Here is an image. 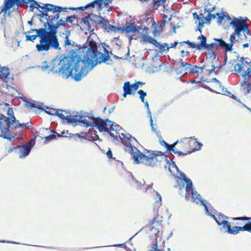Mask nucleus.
<instances>
[{"label": "nucleus", "instance_id": "2", "mask_svg": "<svg viewBox=\"0 0 251 251\" xmlns=\"http://www.w3.org/2000/svg\"><path fill=\"white\" fill-rule=\"evenodd\" d=\"M106 121L108 125L110 126V129L106 132L115 139L120 137L122 143L127 148L136 163H145L148 167H154L158 163L162 161L163 152L160 151H147L144 153H142L131 144L133 140H136L134 137L129 133H121L122 137H120V131L122 130V127L108 119H106Z\"/></svg>", "mask_w": 251, "mask_h": 251}, {"label": "nucleus", "instance_id": "6", "mask_svg": "<svg viewBox=\"0 0 251 251\" xmlns=\"http://www.w3.org/2000/svg\"><path fill=\"white\" fill-rule=\"evenodd\" d=\"M179 65L175 69V71L177 74L184 75L187 74L188 72L196 74L198 76L202 75L204 70L211 74L213 71H214L216 68L214 65H211L212 69H206L207 66L203 65L200 67L197 65H192L188 63L184 62L182 59L179 60Z\"/></svg>", "mask_w": 251, "mask_h": 251}, {"label": "nucleus", "instance_id": "21", "mask_svg": "<svg viewBox=\"0 0 251 251\" xmlns=\"http://www.w3.org/2000/svg\"><path fill=\"white\" fill-rule=\"evenodd\" d=\"M144 30H145V33H140L139 35V38H141L142 41L143 43L148 42L150 44H151L153 45L157 46L156 44H157V41L156 40L154 39L151 36L148 35V28H147L146 27H145L144 28Z\"/></svg>", "mask_w": 251, "mask_h": 251}, {"label": "nucleus", "instance_id": "44", "mask_svg": "<svg viewBox=\"0 0 251 251\" xmlns=\"http://www.w3.org/2000/svg\"><path fill=\"white\" fill-rule=\"evenodd\" d=\"M171 168H175L176 169V170H178V168L176 165V164L174 162H173L172 163L170 164L169 165V170L170 171V172H172V171H171Z\"/></svg>", "mask_w": 251, "mask_h": 251}, {"label": "nucleus", "instance_id": "43", "mask_svg": "<svg viewBox=\"0 0 251 251\" xmlns=\"http://www.w3.org/2000/svg\"><path fill=\"white\" fill-rule=\"evenodd\" d=\"M217 22L219 24H221L223 22L225 15H221L219 13V15H217Z\"/></svg>", "mask_w": 251, "mask_h": 251}, {"label": "nucleus", "instance_id": "38", "mask_svg": "<svg viewBox=\"0 0 251 251\" xmlns=\"http://www.w3.org/2000/svg\"><path fill=\"white\" fill-rule=\"evenodd\" d=\"M25 106H26L27 108H29V107H31V108L32 107H34V108L37 107L38 108V107L37 106V105L34 103H33V102H29L28 100L25 103Z\"/></svg>", "mask_w": 251, "mask_h": 251}, {"label": "nucleus", "instance_id": "32", "mask_svg": "<svg viewBox=\"0 0 251 251\" xmlns=\"http://www.w3.org/2000/svg\"><path fill=\"white\" fill-rule=\"evenodd\" d=\"M70 32L66 31V33H63L62 34L64 36L65 38L64 45L65 47L69 46L71 45V41L69 39V36L70 35Z\"/></svg>", "mask_w": 251, "mask_h": 251}, {"label": "nucleus", "instance_id": "29", "mask_svg": "<svg viewBox=\"0 0 251 251\" xmlns=\"http://www.w3.org/2000/svg\"><path fill=\"white\" fill-rule=\"evenodd\" d=\"M150 122L152 131L155 132L157 136H159L160 135V132L159 130H157L158 126L157 125L153 124V120L151 116H150Z\"/></svg>", "mask_w": 251, "mask_h": 251}, {"label": "nucleus", "instance_id": "26", "mask_svg": "<svg viewBox=\"0 0 251 251\" xmlns=\"http://www.w3.org/2000/svg\"><path fill=\"white\" fill-rule=\"evenodd\" d=\"M123 89V96L125 98L126 97L127 95H133L135 93L131 84L129 81H126L124 83Z\"/></svg>", "mask_w": 251, "mask_h": 251}, {"label": "nucleus", "instance_id": "57", "mask_svg": "<svg viewBox=\"0 0 251 251\" xmlns=\"http://www.w3.org/2000/svg\"><path fill=\"white\" fill-rule=\"evenodd\" d=\"M243 32H246V33L248 35H251V31L249 29L248 27V29H245V30H243Z\"/></svg>", "mask_w": 251, "mask_h": 251}, {"label": "nucleus", "instance_id": "47", "mask_svg": "<svg viewBox=\"0 0 251 251\" xmlns=\"http://www.w3.org/2000/svg\"><path fill=\"white\" fill-rule=\"evenodd\" d=\"M145 104V106H146V108L147 109L148 113L149 116H151V112L150 111V108H149V105L148 104V101H146Z\"/></svg>", "mask_w": 251, "mask_h": 251}, {"label": "nucleus", "instance_id": "25", "mask_svg": "<svg viewBox=\"0 0 251 251\" xmlns=\"http://www.w3.org/2000/svg\"><path fill=\"white\" fill-rule=\"evenodd\" d=\"M214 40L217 42L218 48L221 47L223 49H224L226 52L231 51L232 50V45H229V43H226L222 38H214Z\"/></svg>", "mask_w": 251, "mask_h": 251}, {"label": "nucleus", "instance_id": "46", "mask_svg": "<svg viewBox=\"0 0 251 251\" xmlns=\"http://www.w3.org/2000/svg\"><path fill=\"white\" fill-rule=\"evenodd\" d=\"M166 0H159L158 1H154L152 3H153L154 5L157 4L158 5H160L162 3H164Z\"/></svg>", "mask_w": 251, "mask_h": 251}, {"label": "nucleus", "instance_id": "55", "mask_svg": "<svg viewBox=\"0 0 251 251\" xmlns=\"http://www.w3.org/2000/svg\"><path fill=\"white\" fill-rule=\"evenodd\" d=\"M181 53L186 56H188L190 53L188 51H185L184 50H181Z\"/></svg>", "mask_w": 251, "mask_h": 251}, {"label": "nucleus", "instance_id": "35", "mask_svg": "<svg viewBox=\"0 0 251 251\" xmlns=\"http://www.w3.org/2000/svg\"><path fill=\"white\" fill-rule=\"evenodd\" d=\"M39 109H41L42 110H44L46 113L50 115H55L56 110L55 109L53 108H50L49 110H45L43 108H41L40 107H38Z\"/></svg>", "mask_w": 251, "mask_h": 251}, {"label": "nucleus", "instance_id": "13", "mask_svg": "<svg viewBox=\"0 0 251 251\" xmlns=\"http://www.w3.org/2000/svg\"><path fill=\"white\" fill-rule=\"evenodd\" d=\"M105 0H95L88 3L85 6L77 7L75 8V9L81 10L82 11L87 10L88 14H93L95 10L98 11L101 10L103 3L105 6ZM69 9L75 10V8H69Z\"/></svg>", "mask_w": 251, "mask_h": 251}, {"label": "nucleus", "instance_id": "19", "mask_svg": "<svg viewBox=\"0 0 251 251\" xmlns=\"http://www.w3.org/2000/svg\"><path fill=\"white\" fill-rule=\"evenodd\" d=\"M31 146L28 144L20 145L14 148V150L17 152L20 158L27 156L30 152Z\"/></svg>", "mask_w": 251, "mask_h": 251}, {"label": "nucleus", "instance_id": "41", "mask_svg": "<svg viewBox=\"0 0 251 251\" xmlns=\"http://www.w3.org/2000/svg\"><path fill=\"white\" fill-rule=\"evenodd\" d=\"M235 35H234V34H233L231 35L230 36V39H229L230 43H229V45H231L232 47H233V44L235 42Z\"/></svg>", "mask_w": 251, "mask_h": 251}, {"label": "nucleus", "instance_id": "34", "mask_svg": "<svg viewBox=\"0 0 251 251\" xmlns=\"http://www.w3.org/2000/svg\"><path fill=\"white\" fill-rule=\"evenodd\" d=\"M137 93L140 95V98L142 102H144L145 97L147 96L146 92H144L142 90H139Z\"/></svg>", "mask_w": 251, "mask_h": 251}, {"label": "nucleus", "instance_id": "8", "mask_svg": "<svg viewBox=\"0 0 251 251\" xmlns=\"http://www.w3.org/2000/svg\"><path fill=\"white\" fill-rule=\"evenodd\" d=\"M177 142V144H178L179 148L181 149L183 151H175L174 150V152L180 155L190 154L195 151L200 150L202 146L201 143L196 140H185L179 142Z\"/></svg>", "mask_w": 251, "mask_h": 251}, {"label": "nucleus", "instance_id": "52", "mask_svg": "<svg viewBox=\"0 0 251 251\" xmlns=\"http://www.w3.org/2000/svg\"><path fill=\"white\" fill-rule=\"evenodd\" d=\"M37 31H38V29H30V30L29 31H27V32H25V34H26V33H31L33 32H36V34H37Z\"/></svg>", "mask_w": 251, "mask_h": 251}, {"label": "nucleus", "instance_id": "31", "mask_svg": "<svg viewBox=\"0 0 251 251\" xmlns=\"http://www.w3.org/2000/svg\"><path fill=\"white\" fill-rule=\"evenodd\" d=\"M157 46H155L156 47L158 48L161 51H163L165 50H168L171 47H168V45L166 43L165 44H161L159 42H157V44H156Z\"/></svg>", "mask_w": 251, "mask_h": 251}, {"label": "nucleus", "instance_id": "18", "mask_svg": "<svg viewBox=\"0 0 251 251\" xmlns=\"http://www.w3.org/2000/svg\"><path fill=\"white\" fill-rule=\"evenodd\" d=\"M93 121V124L98 129L100 132H107L109 131V129L107 127L108 123L106 120H104L99 117L92 118Z\"/></svg>", "mask_w": 251, "mask_h": 251}, {"label": "nucleus", "instance_id": "28", "mask_svg": "<svg viewBox=\"0 0 251 251\" xmlns=\"http://www.w3.org/2000/svg\"><path fill=\"white\" fill-rule=\"evenodd\" d=\"M195 191L193 188V184L192 182H190L188 184H187L186 186V194H185V198L188 200L189 197L193 192Z\"/></svg>", "mask_w": 251, "mask_h": 251}, {"label": "nucleus", "instance_id": "64", "mask_svg": "<svg viewBox=\"0 0 251 251\" xmlns=\"http://www.w3.org/2000/svg\"><path fill=\"white\" fill-rule=\"evenodd\" d=\"M155 251H165L163 249H155Z\"/></svg>", "mask_w": 251, "mask_h": 251}, {"label": "nucleus", "instance_id": "61", "mask_svg": "<svg viewBox=\"0 0 251 251\" xmlns=\"http://www.w3.org/2000/svg\"><path fill=\"white\" fill-rule=\"evenodd\" d=\"M243 47L244 48H247L249 47V44L248 43L244 44H243Z\"/></svg>", "mask_w": 251, "mask_h": 251}, {"label": "nucleus", "instance_id": "10", "mask_svg": "<svg viewBox=\"0 0 251 251\" xmlns=\"http://www.w3.org/2000/svg\"><path fill=\"white\" fill-rule=\"evenodd\" d=\"M97 15L94 14H88L87 16L82 18L80 21V27L83 30L89 32H93L97 26Z\"/></svg>", "mask_w": 251, "mask_h": 251}, {"label": "nucleus", "instance_id": "17", "mask_svg": "<svg viewBox=\"0 0 251 251\" xmlns=\"http://www.w3.org/2000/svg\"><path fill=\"white\" fill-rule=\"evenodd\" d=\"M198 39L200 40L201 42L200 44H198L197 50H201L202 48H204L205 49L210 48L214 49L215 50H218V47L217 42L215 41L214 43L207 44L206 38L203 35L199 36L198 37Z\"/></svg>", "mask_w": 251, "mask_h": 251}, {"label": "nucleus", "instance_id": "39", "mask_svg": "<svg viewBox=\"0 0 251 251\" xmlns=\"http://www.w3.org/2000/svg\"><path fill=\"white\" fill-rule=\"evenodd\" d=\"M75 18H76V17L75 16V15L70 16H68L66 18L65 21L66 22H70L71 23H73V20Z\"/></svg>", "mask_w": 251, "mask_h": 251}, {"label": "nucleus", "instance_id": "22", "mask_svg": "<svg viewBox=\"0 0 251 251\" xmlns=\"http://www.w3.org/2000/svg\"><path fill=\"white\" fill-rule=\"evenodd\" d=\"M149 229L155 234L159 233V227L161 226V222L157 221L156 218H153L149 222Z\"/></svg>", "mask_w": 251, "mask_h": 251}, {"label": "nucleus", "instance_id": "60", "mask_svg": "<svg viewBox=\"0 0 251 251\" xmlns=\"http://www.w3.org/2000/svg\"><path fill=\"white\" fill-rule=\"evenodd\" d=\"M166 21H165V19H163V21L162 22L160 25L162 26V25H165V23H166Z\"/></svg>", "mask_w": 251, "mask_h": 251}, {"label": "nucleus", "instance_id": "45", "mask_svg": "<svg viewBox=\"0 0 251 251\" xmlns=\"http://www.w3.org/2000/svg\"><path fill=\"white\" fill-rule=\"evenodd\" d=\"M212 10H210L209 11V16H210L211 17V20L212 19H216L217 18V15H219V13H216V14H211V12H212Z\"/></svg>", "mask_w": 251, "mask_h": 251}, {"label": "nucleus", "instance_id": "62", "mask_svg": "<svg viewBox=\"0 0 251 251\" xmlns=\"http://www.w3.org/2000/svg\"><path fill=\"white\" fill-rule=\"evenodd\" d=\"M5 105L6 106H9V104H7V103L6 102H3L2 103H0V105Z\"/></svg>", "mask_w": 251, "mask_h": 251}, {"label": "nucleus", "instance_id": "14", "mask_svg": "<svg viewBox=\"0 0 251 251\" xmlns=\"http://www.w3.org/2000/svg\"><path fill=\"white\" fill-rule=\"evenodd\" d=\"M230 24L232 25V27L234 29V34L240 37L241 32L248 29V24L246 20L239 19L236 18L233 19L232 21L230 23Z\"/></svg>", "mask_w": 251, "mask_h": 251}, {"label": "nucleus", "instance_id": "49", "mask_svg": "<svg viewBox=\"0 0 251 251\" xmlns=\"http://www.w3.org/2000/svg\"><path fill=\"white\" fill-rule=\"evenodd\" d=\"M131 85L132 86V87H133L134 91L136 92V91L139 88V84H138V83H137V82H135V83H134L133 84H132Z\"/></svg>", "mask_w": 251, "mask_h": 251}, {"label": "nucleus", "instance_id": "24", "mask_svg": "<svg viewBox=\"0 0 251 251\" xmlns=\"http://www.w3.org/2000/svg\"><path fill=\"white\" fill-rule=\"evenodd\" d=\"M97 25H99L101 27L106 30H111L114 27V25H110L108 20L104 19L101 16L97 15Z\"/></svg>", "mask_w": 251, "mask_h": 251}, {"label": "nucleus", "instance_id": "23", "mask_svg": "<svg viewBox=\"0 0 251 251\" xmlns=\"http://www.w3.org/2000/svg\"><path fill=\"white\" fill-rule=\"evenodd\" d=\"M244 81L241 83V90L246 95L251 93V77H243Z\"/></svg>", "mask_w": 251, "mask_h": 251}, {"label": "nucleus", "instance_id": "1", "mask_svg": "<svg viewBox=\"0 0 251 251\" xmlns=\"http://www.w3.org/2000/svg\"><path fill=\"white\" fill-rule=\"evenodd\" d=\"M109 46L105 43L97 45L93 40H89L82 49V54L79 55L74 50H70L67 56L60 55L53 59L50 65H44L43 70L50 68L55 73H59L65 78L74 76L75 81H79L85 75V67L96 66L106 62L110 59Z\"/></svg>", "mask_w": 251, "mask_h": 251}, {"label": "nucleus", "instance_id": "50", "mask_svg": "<svg viewBox=\"0 0 251 251\" xmlns=\"http://www.w3.org/2000/svg\"><path fill=\"white\" fill-rule=\"evenodd\" d=\"M106 154H107V157L108 158H113V157H112V151H111L110 150H109L107 151V153H106Z\"/></svg>", "mask_w": 251, "mask_h": 251}, {"label": "nucleus", "instance_id": "36", "mask_svg": "<svg viewBox=\"0 0 251 251\" xmlns=\"http://www.w3.org/2000/svg\"><path fill=\"white\" fill-rule=\"evenodd\" d=\"M44 138L46 139V141L49 142L52 140L55 139L56 138V136L55 134H51L44 137Z\"/></svg>", "mask_w": 251, "mask_h": 251}, {"label": "nucleus", "instance_id": "51", "mask_svg": "<svg viewBox=\"0 0 251 251\" xmlns=\"http://www.w3.org/2000/svg\"><path fill=\"white\" fill-rule=\"evenodd\" d=\"M203 19L205 20L206 22H210L211 20V17L209 16V12H208V15L206 17H203Z\"/></svg>", "mask_w": 251, "mask_h": 251}, {"label": "nucleus", "instance_id": "53", "mask_svg": "<svg viewBox=\"0 0 251 251\" xmlns=\"http://www.w3.org/2000/svg\"><path fill=\"white\" fill-rule=\"evenodd\" d=\"M193 16L194 18H196L199 21H200L201 19L200 16L198 15L196 12L193 13Z\"/></svg>", "mask_w": 251, "mask_h": 251}, {"label": "nucleus", "instance_id": "3", "mask_svg": "<svg viewBox=\"0 0 251 251\" xmlns=\"http://www.w3.org/2000/svg\"><path fill=\"white\" fill-rule=\"evenodd\" d=\"M7 111V116L4 115L0 116V137L11 140L16 135L14 131L17 128H26L30 126L31 123L21 124L15 117L11 108L8 107Z\"/></svg>", "mask_w": 251, "mask_h": 251}, {"label": "nucleus", "instance_id": "48", "mask_svg": "<svg viewBox=\"0 0 251 251\" xmlns=\"http://www.w3.org/2000/svg\"><path fill=\"white\" fill-rule=\"evenodd\" d=\"M232 224L231 225L232 226H234L235 225H236L235 226H244L246 224H244V223H243L242 222H236V223H231Z\"/></svg>", "mask_w": 251, "mask_h": 251}, {"label": "nucleus", "instance_id": "9", "mask_svg": "<svg viewBox=\"0 0 251 251\" xmlns=\"http://www.w3.org/2000/svg\"><path fill=\"white\" fill-rule=\"evenodd\" d=\"M211 216L219 226H223V228L226 233L236 235L239 232V226H234L231 227L232 224L227 221L229 218L223 213H219L216 215L211 214Z\"/></svg>", "mask_w": 251, "mask_h": 251}, {"label": "nucleus", "instance_id": "7", "mask_svg": "<svg viewBox=\"0 0 251 251\" xmlns=\"http://www.w3.org/2000/svg\"><path fill=\"white\" fill-rule=\"evenodd\" d=\"M29 2H30L29 6L30 11H33L35 8L38 9L39 11L40 9L42 10L43 6H41L34 0H4L3 4L1 7V11L6 12L15 5L17 6L24 7Z\"/></svg>", "mask_w": 251, "mask_h": 251}, {"label": "nucleus", "instance_id": "5", "mask_svg": "<svg viewBox=\"0 0 251 251\" xmlns=\"http://www.w3.org/2000/svg\"><path fill=\"white\" fill-rule=\"evenodd\" d=\"M68 9L50 4H44L42 7V10H40L41 13L39 15L42 18L45 17L47 19V22L44 25L45 27H47L46 25L48 24V28H49L50 23L53 24L54 22L58 21L59 18V14L61 12L65 13L67 12L66 10Z\"/></svg>", "mask_w": 251, "mask_h": 251}, {"label": "nucleus", "instance_id": "59", "mask_svg": "<svg viewBox=\"0 0 251 251\" xmlns=\"http://www.w3.org/2000/svg\"><path fill=\"white\" fill-rule=\"evenodd\" d=\"M136 182V186H137V187H140V189H141V188H142V187H140V186H141V185H140V183H139L138 181H136V182Z\"/></svg>", "mask_w": 251, "mask_h": 251}, {"label": "nucleus", "instance_id": "63", "mask_svg": "<svg viewBox=\"0 0 251 251\" xmlns=\"http://www.w3.org/2000/svg\"><path fill=\"white\" fill-rule=\"evenodd\" d=\"M178 42L177 41L174 42V45L173 47H171V48H175L176 45H177Z\"/></svg>", "mask_w": 251, "mask_h": 251}, {"label": "nucleus", "instance_id": "37", "mask_svg": "<svg viewBox=\"0 0 251 251\" xmlns=\"http://www.w3.org/2000/svg\"><path fill=\"white\" fill-rule=\"evenodd\" d=\"M183 43H186V44L189 45L190 47H191L192 49H194V48L197 49L198 45H196L194 43H193V42H192L189 40L183 42Z\"/></svg>", "mask_w": 251, "mask_h": 251}, {"label": "nucleus", "instance_id": "56", "mask_svg": "<svg viewBox=\"0 0 251 251\" xmlns=\"http://www.w3.org/2000/svg\"><path fill=\"white\" fill-rule=\"evenodd\" d=\"M183 180L185 181V182L187 184L189 183L190 182H192L189 178H186V177H185V178H184Z\"/></svg>", "mask_w": 251, "mask_h": 251}, {"label": "nucleus", "instance_id": "33", "mask_svg": "<svg viewBox=\"0 0 251 251\" xmlns=\"http://www.w3.org/2000/svg\"><path fill=\"white\" fill-rule=\"evenodd\" d=\"M206 51L207 52L208 55L210 58L214 59L216 58V54L215 53V51L213 49L208 48L205 49Z\"/></svg>", "mask_w": 251, "mask_h": 251}, {"label": "nucleus", "instance_id": "4", "mask_svg": "<svg viewBox=\"0 0 251 251\" xmlns=\"http://www.w3.org/2000/svg\"><path fill=\"white\" fill-rule=\"evenodd\" d=\"M26 41L33 42L37 37L40 38L39 43L36 45L37 50L39 52L48 51L51 48L55 49L50 37V32H48L46 27L38 29L37 34L30 35L25 34Z\"/></svg>", "mask_w": 251, "mask_h": 251}, {"label": "nucleus", "instance_id": "12", "mask_svg": "<svg viewBox=\"0 0 251 251\" xmlns=\"http://www.w3.org/2000/svg\"><path fill=\"white\" fill-rule=\"evenodd\" d=\"M65 21L61 19L59 21H56V23H54V22L53 24L50 23L49 28H48L49 30L48 32H50V36L51 37L52 42H53V46L55 47V49L56 50H60L61 49L56 35L57 33V29L60 25L64 26V27H65Z\"/></svg>", "mask_w": 251, "mask_h": 251}, {"label": "nucleus", "instance_id": "11", "mask_svg": "<svg viewBox=\"0 0 251 251\" xmlns=\"http://www.w3.org/2000/svg\"><path fill=\"white\" fill-rule=\"evenodd\" d=\"M248 59L245 60L241 59L238 63L234 65L236 72L238 73L242 72V77H251V62L248 61Z\"/></svg>", "mask_w": 251, "mask_h": 251}, {"label": "nucleus", "instance_id": "40", "mask_svg": "<svg viewBox=\"0 0 251 251\" xmlns=\"http://www.w3.org/2000/svg\"><path fill=\"white\" fill-rule=\"evenodd\" d=\"M179 175H180V177H178V176H175V178L176 179V181L178 182L179 180H181V179H183L184 178H185V174L184 173H183V172H179Z\"/></svg>", "mask_w": 251, "mask_h": 251}, {"label": "nucleus", "instance_id": "42", "mask_svg": "<svg viewBox=\"0 0 251 251\" xmlns=\"http://www.w3.org/2000/svg\"><path fill=\"white\" fill-rule=\"evenodd\" d=\"M204 22L203 21V19H201L200 21H199V23L198 25V29L201 32V29L202 27L204 26Z\"/></svg>", "mask_w": 251, "mask_h": 251}, {"label": "nucleus", "instance_id": "30", "mask_svg": "<svg viewBox=\"0 0 251 251\" xmlns=\"http://www.w3.org/2000/svg\"><path fill=\"white\" fill-rule=\"evenodd\" d=\"M177 142H176V143L173 144L171 145H169L167 143H166L165 141L162 140L161 142V144L162 146H164L166 148H167V150L168 151H172L173 152L174 151V148L175 145L177 144Z\"/></svg>", "mask_w": 251, "mask_h": 251}, {"label": "nucleus", "instance_id": "16", "mask_svg": "<svg viewBox=\"0 0 251 251\" xmlns=\"http://www.w3.org/2000/svg\"><path fill=\"white\" fill-rule=\"evenodd\" d=\"M0 79L4 81L7 87H10L14 84L13 77H10L9 69L5 66L0 65Z\"/></svg>", "mask_w": 251, "mask_h": 251}, {"label": "nucleus", "instance_id": "15", "mask_svg": "<svg viewBox=\"0 0 251 251\" xmlns=\"http://www.w3.org/2000/svg\"><path fill=\"white\" fill-rule=\"evenodd\" d=\"M63 111L61 110H56L55 115L58 116L60 119L63 121H66L70 123H74L76 122H79L85 124L86 127L90 126L87 120L86 119L83 118L82 117H80L78 119H75L74 118L69 117L68 116H65L63 113Z\"/></svg>", "mask_w": 251, "mask_h": 251}, {"label": "nucleus", "instance_id": "58", "mask_svg": "<svg viewBox=\"0 0 251 251\" xmlns=\"http://www.w3.org/2000/svg\"><path fill=\"white\" fill-rule=\"evenodd\" d=\"M24 101L26 102V101H27V98L26 97H21L20 98Z\"/></svg>", "mask_w": 251, "mask_h": 251}, {"label": "nucleus", "instance_id": "54", "mask_svg": "<svg viewBox=\"0 0 251 251\" xmlns=\"http://www.w3.org/2000/svg\"><path fill=\"white\" fill-rule=\"evenodd\" d=\"M113 0H105V7H107L109 3H111Z\"/></svg>", "mask_w": 251, "mask_h": 251}, {"label": "nucleus", "instance_id": "20", "mask_svg": "<svg viewBox=\"0 0 251 251\" xmlns=\"http://www.w3.org/2000/svg\"><path fill=\"white\" fill-rule=\"evenodd\" d=\"M141 28L140 26H135L133 23H129L128 25L124 27L123 29L126 34H130L131 36L139 34L140 30Z\"/></svg>", "mask_w": 251, "mask_h": 251}, {"label": "nucleus", "instance_id": "27", "mask_svg": "<svg viewBox=\"0 0 251 251\" xmlns=\"http://www.w3.org/2000/svg\"><path fill=\"white\" fill-rule=\"evenodd\" d=\"M191 195L194 201H195L197 203H199L200 202L202 203L205 207V209L208 211L206 205L204 204L203 201L201 199V196L199 194H198L197 192L195 191L191 194Z\"/></svg>", "mask_w": 251, "mask_h": 251}]
</instances>
